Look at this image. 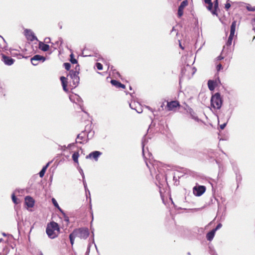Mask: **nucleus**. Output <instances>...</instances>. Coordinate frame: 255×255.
<instances>
[{
    "label": "nucleus",
    "mask_w": 255,
    "mask_h": 255,
    "mask_svg": "<svg viewBox=\"0 0 255 255\" xmlns=\"http://www.w3.org/2000/svg\"><path fill=\"white\" fill-rule=\"evenodd\" d=\"M222 224L221 223H219L217 225L215 229H213V230L214 231L216 232V231H217L218 230L220 229L222 227Z\"/></svg>",
    "instance_id": "nucleus-36"
},
{
    "label": "nucleus",
    "mask_w": 255,
    "mask_h": 255,
    "mask_svg": "<svg viewBox=\"0 0 255 255\" xmlns=\"http://www.w3.org/2000/svg\"><path fill=\"white\" fill-rule=\"evenodd\" d=\"M102 154V152L99 151H94L87 155L86 158L87 159L93 158L95 161H98L99 156L101 155Z\"/></svg>",
    "instance_id": "nucleus-10"
},
{
    "label": "nucleus",
    "mask_w": 255,
    "mask_h": 255,
    "mask_svg": "<svg viewBox=\"0 0 255 255\" xmlns=\"http://www.w3.org/2000/svg\"><path fill=\"white\" fill-rule=\"evenodd\" d=\"M80 71V67L79 65H77L75 68V70H70L67 77L72 80V86L74 88H76L79 84L80 81V78L79 76Z\"/></svg>",
    "instance_id": "nucleus-4"
},
{
    "label": "nucleus",
    "mask_w": 255,
    "mask_h": 255,
    "mask_svg": "<svg viewBox=\"0 0 255 255\" xmlns=\"http://www.w3.org/2000/svg\"><path fill=\"white\" fill-rule=\"evenodd\" d=\"M116 73L117 74V75H120V73L118 72H116Z\"/></svg>",
    "instance_id": "nucleus-55"
},
{
    "label": "nucleus",
    "mask_w": 255,
    "mask_h": 255,
    "mask_svg": "<svg viewBox=\"0 0 255 255\" xmlns=\"http://www.w3.org/2000/svg\"><path fill=\"white\" fill-rule=\"evenodd\" d=\"M230 118V116H229L228 117H227V121L226 122L224 123L223 124H222L220 126V128L221 129H224V128H225V127L227 125V122H228L229 119Z\"/></svg>",
    "instance_id": "nucleus-29"
},
{
    "label": "nucleus",
    "mask_w": 255,
    "mask_h": 255,
    "mask_svg": "<svg viewBox=\"0 0 255 255\" xmlns=\"http://www.w3.org/2000/svg\"><path fill=\"white\" fill-rule=\"evenodd\" d=\"M223 68L222 65L221 64H219L217 66V71H219Z\"/></svg>",
    "instance_id": "nucleus-43"
},
{
    "label": "nucleus",
    "mask_w": 255,
    "mask_h": 255,
    "mask_svg": "<svg viewBox=\"0 0 255 255\" xmlns=\"http://www.w3.org/2000/svg\"><path fill=\"white\" fill-rule=\"evenodd\" d=\"M111 83L113 85L116 86L117 88H122L123 89H125L126 87L125 85L122 84L116 80H112Z\"/></svg>",
    "instance_id": "nucleus-21"
},
{
    "label": "nucleus",
    "mask_w": 255,
    "mask_h": 255,
    "mask_svg": "<svg viewBox=\"0 0 255 255\" xmlns=\"http://www.w3.org/2000/svg\"><path fill=\"white\" fill-rule=\"evenodd\" d=\"M52 203L53 204V205H54V206L56 208H57L62 213V214H64V212L60 208V207L58 205V203L57 202L56 200L54 199V198H52Z\"/></svg>",
    "instance_id": "nucleus-27"
},
{
    "label": "nucleus",
    "mask_w": 255,
    "mask_h": 255,
    "mask_svg": "<svg viewBox=\"0 0 255 255\" xmlns=\"http://www.w3.org/2000/svg\"><path fill=\"white\" fill-rule=\"evenodd\" d=\"M44 42L45 43H50V38L49 37H46L44 39Z\"/></svg>",
    "instance_id": "nucleus-44"
},
{
    "label": "nucleus",
    "mask_w": 255,
    "mask_h": 255,
    "mask_svg": "<svg viewBox=\"0 0 255 255\" xmlns=\"http://www.w3.org/2000/svg\"><path fill=\"white\" fill-rule=\"evenodd\" d=\"M60 80L61 81L62 87L63 89V90L65 92H68V90L67 88V78L66 77H65L64 76H61L60 77Z\"/></svg>",
    "instance_id": "nucleus-18"
},
{
    "label": "nucleus",
    "mask_w": 255,
    "mask_h": 255,
    "mask_svg": "<svg viewBox=\"0 0 255 255\" xmlns=\"http://www.w3.org/2000/svg\"><path fill=\"white\" fill-rule=\"evenodd\" d=\"M217 81L219 82H220V79H219V77H218L217 80H216L215 81L211 80L208 81V86L209 89L210 91H213V90H214V89L215 88V85H216V84Z\"/></svg>",
    "instance_id": "nucleus-16"
},
{
    "label": "nucleus",
    "mask_w": 255,
    "mask_h": 255,
    "mask_svg": "<svg viewBox=\"0 0 255 255\" xmlns=\"http://www.w3.org/2000/svg\"><path fill=\"white\" fill-rule=\"evenodd\" d=\"M45 172L46 171H44V170L41 169V171L39 173V176L41 178L43 177L44 176V174H45Z\"/></svg>",
    "instance_id": "nucleus-37"
},
{
    "label": "nucleus",
    "mask_w": 255,
    "mask_h": 255,
    "mask_svg": "<svg viewBox=\"0 0 255 255\" xmlns=\"http://www.w3.org/2000/svg\"><path fill=\"white\" fill-rule=\"evenodd\" d=\"M218 8V0H216L214 2V10L212 11V14L217 15L216 9Z\"/></svg>",
    "instance_id": "nucleus-26"
},
{
    "label": "nucleus",
    "mask_w": 255,
    "mask_h": 255,
    "mask_svg": "<svg viewBox=\"0 0 255 255\" xmlns=\"http://www.w3.org/2000/svg\"><path fill=\"white\" fill-rule=\"evenodd\" d=\"M79 172L80 173V174H81V175L82 176L83 179H84L85 178V175H84L83 170L80 167H79Z\"/></svg>",
    "instance_id": "nucleus-39"
},
{
    "label": "nucleus",
    "mask_w": 255,
    "mask_h": 255,
    "mask_svg": "<svg viewBox=\"0 0 255 255\" xmlns=\"http://www.w3.org/2000/svg\"><path fill=\"white\" fill-rule=\"evenodd\" d=\"M147 108H148L150 110H151V109L150 108V107H147Z\"/></svg>",
    "instance_id": "nucleus-57"
},
{
    "label": "nucleus",
    "mask_w": 255,
    "mask_h": 255,
    "mask_svg": "<svg viewBox=\"0 0 255 255\" xmlns=\"http://www.w3.org/2000/svg\"><path fill=\"white\" fill-rule=\"evenodd\" d=\"M83 184H84L85 190L86 192H87V190H88L89 193H90V192L87 188V184H86V181L85 180V178L84 179H83Z\"/></svg>",
    "instance_id": "nucleus-38"
},
{
    "label": "nucleus",
    "mask_w": 255,
    "mask_h": 255,
    "mask_svg": "<svg viewBox=\"0 0 255 255\" xmlns=\"http://www.w3.org/2000/svg\"><path fill=\"white\" fill-rule=\"evenodd\" d=\"M232 41L233 40H232L228 39V40H227V41L226 42L227 46H229L231 45L232 43Z\"/></svg>",
    "instance_id": "nucleus-41"
},
{
    "label": "nucleus",
    "mask_w": 255,
    "mask_h": 255,
    "mask_svg": "<svg viewBox=\"0 0 255 255\" xmlns=\"http://www.w3.org/2000/svg\"><path fill=\"white\" fill-rule=\"evenodd\" d=\"M196 70L194 67H192L191 65L187 64L181 70V74L182 76L187 77V78H191L195 73Z\"/></svg>",
    "instance_id": "nucleus-6"
},
{
    "label": "nucleus",
    "mask_w": 255,
    "mask_h": 255,
    "mask_svg": "<svg viewBox=\"0 0 255 255\" xmlns=\"http://www.w3.org/2000/svg\"><path fill=\"white\" fill-rule=\"evenodd\" d=\"M70 62L72 64H77L78 62L77 60L74 58V55L72 53L70 54Z\"/></svg>",
    "instance_id": "nucleus-28"
},
{
    "label": "nucleus",
    "mask_w": 255,
    "mask_h": 255,
    "mask_svg": "<svg viewBox=\"0 0 255 255\" xmlns=\"http://www.w3.org/2000/svg\"><path fill=\"white\" fill-rule=\"evenodd\" d=\"M144 145L145 144L144 143V142L142 141V154L144 158L146 165L149 168L151 175H153L154 173H156V170H157L158 173L156 175L155 177L157 180H159L161 178L160 175L165 176L164 175L165 173V169H166L168 166L163 164L159 161L154 160H152L150 158L152 156L151 153L149 152L148 150L147 152L145 151L144 149Z\"/></svg>",
    "instance_id": "nucleus-1"
},
{
    "label": "nucleus",
    "mask_w": 255,
    "mask_h": 255,
    "mask_svg": "<svg viewBox=\"0 0 255 255\" xmlns=\"http://www.w3.org/2000/svg\"><path fill=\"white\" fill-rule=\"evenodd\" d=\"M204 1L206 3L209 4L212 2L211 0H204Z\"/></svg>",
    "instance_id": "nucleus-50"
},
{
    "label": "nucleus",
    "mask_w": 255,
    "mask_h": 255,
    "mask_svg": "<svg viewBox=\"0 0 255 255\" xmlns=\"http://www.w3.org/2000/svg\"><path fill=\"white\" fill-rule=\"evenodd\" d=\"M64 215V220L66 221L67 222H69V218L68 217L66 216L65 214H63Z\"/></svg>",
    "instance_id": "nucleus-46"
},
{
    "label": "nucleus",
    "mask_w": 255,
    "mask_h": 255,
    "mask_svg": "<svg viewBox=\"0 0 255 255\" xmlns=\"http://www.w3.org/2000/svg\"><path fill=\"white\" fill-rule=\"evenodd\" d=\"M129 89H130V90H132V88H131V86H129Z\"/></svg>",
    "instance_id": "nucleus-56"
},
{
    "label": "nucleus",
    "mask_w": 255,
    "mask_h": 255,
    "mask_svg": "<svg viewBox=\"0 0 255 255\" xmlns=\"http://www.w3.org/2000/svg\"><path fill=\"white\" fill-rule=\"evenodd\" d=\"M3 236H6V235H5V233H3Z\"/></svg>",
    "instance_id": "nucleus-58"
},
{
    "label": "nucleus",
    "mask_w": 255,
    "mask_h": 255,
    "mask_svg": "<svg viewBox=\"0 0 255 255\" xmlns=\"http://www.w3.org/2000/svg\"><path fill=\"white\" fill-rule=\"evenodd\" d=\"M60 232L58 224L54 222H51L47 226L46 232L48 237L53 239L56 238Z\"/></svg>",
    "instance_id": "nucleus-3"
},
{
    "label": "nucleus",
    "mask_w": 255,
    "mask_h": 255,
    "mask_svg": "<svg viewBox=\"0 0 255 255\" xmlns=\"http://www.w3.org/2000/svg\"><path fill=\"white\" fill-rule=\"evenodd\" d=\"M179 106V103L177 101H172L169 102H167V107L168 111H172L175 108Z\"/></svg>",
    "instance_id": "nucleus-12"
},
{
    "label": "nucleus",
    "mask_w": 255,
    "mask_h": 255,
    "mask_svg": "<svg viewBox=\"0 0 255 255\" xmlns=\"http://www.w3.org/2000/svg\"><path fill=\"white\" fill-rule=\"evenodd\" d=\"M25 203L28 207L32 208L34 205V200L30 196H27L25 197Z\"/></svg>",
    "instance_id": "nucleus-14"
},
{
    "label": "nucleus",
    "mask_w": 255,
    "mask_h": 255,
    "mask_svg": "<svg viewBox=\"0 0 255 255\" xmlns=\"http://www.w3.org/2000/svg\"><path fill=\"white\" fill-rule=\"evenodd\" d=\"M64 67L65 68L66 70L67 71L70 70V69L71 68V64L69 63H64L63 64Z\"/></svg>",
    "instance_id": "nucleus-31"
},
{
    "label": "nucleus",
    "mask_w": 255,
    "mask_h": 255,
    "mask_svg": "<svg viewBox=\"0 0 255 255\" xmlns=\"http://www.w3.org/2000/svg\"><path fill=\"white\" fill-rule=\"evenodd\" d=\"M96 67L99 70L103 69V65L100 63H96Z\"/></svg>",
    "instance_id": "nucleus-35"
},
{
    "label": "nucleus",
    "mask_w": 255,
    "mask_h": 255,
    "mask_svg": "<svg viewBox=\"0 0 255 255\" xmlns=\"http://www.w3.org/2000/svg\"><path fill=\"white\" fill-rule=\"evenodd\" d=\"M49 164H50V162H48L45 166H44L43 167V168H42V169L44 170V171H46L47 168H48V167L49 166Z\"/></svg>",
    "instance_id": "nucleus-42"
},
{
    "label": "nucleus",
    "mask_w": 255,
    "mask_h": 255,
    "mask_svg": "<svg viewBox=\"0 0 255 255\" xmlns=\"http://www.w3.org/2000/svg\"><path fill=\"white\" fill-rule=\"evenodd\" d=\"M235 35H232L231 33H230V35L229 36L228 39H230L233 40V37Z\"/></svg>",
    "instance_id": "nucleus-49"
},
{
    "label": "nucleus",
    "mask_w": 255,
    "mask_h": 255,
    "mask_svg": "<svg viewBox=\"0 0 255 255\" xmlns=\"http://www.w3.org/2000/svg\"><path fill=\"white\" fill-rule=\"evenodd\" d=\"M24 32L25 36L28 40L33 41L35 40H37V37L35 36L34 33L31 30L25 29Z\"/></svg>",
    "instance_id": "nucleus-9"
},
{
    "label": "nucleus",
    "mask_w": 255,
    "mask_h": 255,
    "mask_svg": "<svg viewBox=\"0 0 255 255\" xmlns=\"http://www.w3.org/2000/svg\"><path fill=\"white\" fill-rule=\"evenodd\" d=\"M189 114H190L191 118L192 119H193L194 120H195V121H196L197 122H199L201 121V120L198 118V117L196 115V113L194 112V111L192 109L189 110Z\"/></svg>",
    "instance_id": "nucleus-22"
},
{
    "label": "nucleus",
    "mask_w": 255,
    "mask_h": 255,
    "mask_svg": "<svg viewBox=\"0 0 255 255\" xmlns=\"http://www.w3.org/2000/svg\"><path fill=\"white\" fill-rule=\"evenodd\" d=\"M45 60V57L37 54L31 58V62L33 65L36 66L38 64L39 62H43Z\"/></svg>",
    "instance_id": "nucleus-7"
},
{
    "label": "nucleus",
    "mask_w": 255,
    "mask_h": 255,
    "mask_svg": "<svg viewBox=\"0 0 255 255\" xmlns=\"http://www.w3.org/2000/svg\"><path fill=\"white\" fill-rule=\"evenodd\" d=\"M206 189L205 186H196L193 188V193L196 196H200L205 192Z\"/></svg>",
    "instance_id": "nucleus-8"
},
{
    "label": "nucleus",
    "mask_w": 255,
    "mask_h": 255,
    "mask_svg": "<svg viewBox=\"0 0 255 255\" xmlns=\"http://www.w3.org/2000/svg\"><path fill=\"white\" fill-rule=\"evenodd\" d=\"M79 156V153L78 152H75L72 155V159L73 161L78 163V157Z\"/></svg>",
    "instance_id": "nucleus-25"
},
{
    "label": "nucleus",
    "mask_w": 255,
    "mask_h": 255,
    "mask_svg": "<svg viewBox=\"0 0 255 255\" xmlns=\"http://www.w3.org/2000/svg\"><path fill=\"white\" fill-rule=\"evenodd\" d=\"M39 48L44 51L46 52L49 50V45L45 44L43 43V42H39Z\"/></svg>",
    "instance_id": "nucleus-19"
},
{
    "label": "nucleus",
    "mask_w": 255,
    "mask_h": 255,
    "mask_svg": "<svg viewBox=\"0 0 255 255\" xmlns=\"http://www.w3.org/2000/svg\"><path fill=\"white\" fill-rule=\"evenodd\" d=\"M223 99L219 93H216L211 98V106L215 109L219 110L223 104Z\"/></svg>",
    "instance_id": "nucleus-5"
},
{
    "label": "nucleus",
    "mask_w": 255,
    "mask_h": 255,
    "mask_svg": "<svg viewBox=\"0 0 255 255\" xmlns=\"http://www.w3.org/2000/svg\"><path fill=\"white\" fill-rule=\"evenodd\" d=\"M207 9L210 10L211 12L213 10V3L211 2L208 4V6H207Z\"/></svg>",
    "instance_id": "nucleus-34"
},
{
    "label": "nucleus",
    "mask_w": 255,
    "mask_h": 255,
    "mask_svg": "<svg viewBox=\"0 0 255 255\" xmlns=\"http://www.w3.org/2000/svg\"><path fill=\"white\" fill-rule=\"evenodd\" d=\"M223 59V57L221 56H219L218 57H217V59L218 60H221L222 59Z\"/></svg>",
    "instance_id": "nucleus-51"
},
{
    "label": "nucleus",
    "mask_w": 255,
    "mask_h": 255,
    "mask_svg": "<svg viewBox=\"0 0 255 255\" xmlns=\"http://www.w3.org/2000/svg\"><path fill=\"white\" fill-rule=\"evenodd\" d=\"M235 35H232L231 33H230V35L229 36L228 39H230L233 40V37Z\"/></svg>",
    "instance_id": "nucleus-48"
},
{
    "label": "nucleus",
    "mask_w": 255,
    "mask_h": 255,
    "mask_svg": "<svg viewBox=\"0 0 255 255\" xmlns=\"http://www.w3.org/2000/svg\"><path fill=\"white\" fill-rule=\"evenodd\" d=\"M253 30L255 31V28H253Z\"/></svg>",
    "instance_id": "nucleus-60"
},
{
    "label": "nucleus",
    "mask_w": 255,
    "mask_h": 255,
    "mask_svg": "<svg viewBox=\"0 0 255 255\" xmlns=\"http://www.w3.org/2000/svg\"><path fill=\"white\" fill-rule=\"evenodd\" d=\"M6 43L3 38L0 35V52L7 50Z\"/></svg>",
    "instance_id": "nucleus-17"
},
{
    "label": "nucleus",
    "mask_w": 255,
    "mask_h": 255,
    "mask_svg": "<svg viewBox=\"0 0 255 255\" xmlns=\"http://www.w3.org/2000/svg\"><path fill=\"white\" fill-rule=\"evenodd\" d=\"M188 5L187 0H184L180 3V5L178 7V16L181 17L183 14L184 8Z\"/></svg>",
    "instance_id": "nucleus-11"
},
{
    "label": "nucleus",
    "mask_w": 255,
    "mask_h": 255,
    "mask_svg": "<svg viewBox=\"0 0 255 255\" xmlns=\"http://www.w3.org/2000/svg\"><path fill=\"white\" fill-rule=\"evenodd\" d=\"M215 233L216 232L214 231H213V230H212L211 231L208 232L206 235V238H207V240L209 241H211L214 237Z\"/></svg>",
    "instance_id": "nucleus-23"
},
{
    "label": "nucleus",
    "mask_w": 255,
    "mask_h": 255,
    "mask_svg": "<svg viewBox=\"0 0 255 255\" xmlns=\"http://www.w3.org/2000/svg\"><path fill=\"white\" fill-rule=\"evenodd\" d=\"M231 7V4L229 2H227V3L225 4V8L228 10L230 7Z\"/></svg>",
    "instance_id": "nucleus-40"
},
{
    "label": "nucleus",
    "mask_w": 255,
    "mask_h": 255,
    "mask_svg": "<svg viewBox=\"0 0 255 255\" xmlns=\"http://www.w3.org/2000/svg\"><path fill=\"white\" fill-rule=\"evenodd\" d=\"M129 107H130V108H131V109H134V110L135 109H134V108H133V104H129Z\"/></svg>",
    "instance_id": "nucleus-52"
},
{
    "label": "nucleus",
    "mask_w": 255,
    "mask_h": 255,
    "mask_svg": "<svg viewBox=\"0 0 255 255\" xmlns=\"http://www.w3.org/2000/svg\"><path fill=\"white\" fill-rule=\"evenodd\" d=\"M247 9L250 11H255V6L252 7L250 5H248L247 6Z\"/></svg>",
    "instance_id": "nucleus-33"
},
{
    "label": "nucleus",
    "mask_w": 255,
    "mask_h": 255,
    "mask_svg": "<svg viewBox=\"0 0 255 255\" xmlns=\"http://www.w3.org/2000/svg\"><path fill=\"white\" fill-rule=\"evenodd\" d=\"M11 198H12V200L14 204H17L18 203V202L17 201V199L16 197H15V196L14 193H13L12 194Z\"/></svg>",
    "instance_id": "nucleus-32"
},
{
    "label": "nucleus",
    "mask_w": 255,
    "mask_h": 255,
    "mask_svg": "<svg viewBox=\"0 0 255 255\" xmlns=\"http://www.w3.org/2000/svg\"><path fill=\"white\" fill-rule=\"evenodd\" d=\"M135 110L138 113H141L142 112V110L141 108H139L138 110L135 109Z\"/></svg>",
    "instance_id": "nucleus-47"
},
{
    "label": "nucleus",
    "mask_w": 255,
    "mask_h": 255,
    "mask_svg": "<svg viewBox=\"0 0 255 255\" xmlns=\"http://www.w3.org/2000/svg\"><path fill=\"white\" fill-rule=\"evenodd\" d=\"M173 31L176 32V30L175 29L174 27H173V28H172V29L171 30V32H173Z\"/></svg>",
    "instance_id": "nucleus-53"
},
{
    "label": "nucleus",
    "mask_w": 255,
    "mask_h": 255,
    "mask_svg": "<svg viewBox=\"0 0 255 255\" xmlns=\"http://www.w3.org/2000/svg\"><path fill=\"white\" fill-rule=\"evenodd\" d=\"M89 236V231L87 228H81L75 229L69 235V239L72 246L74 244L76 237L86 239Z\"/></svg>",
    "instance_id": "nucleus-2"
},
{
    "label": "nucleus",
    "mask_w": 255,
    "mask_h": 255,
    "mask_svg": "<svg viewBox=\"0 0 255 255\" xmlns=\"http://www.w3.org/2000/svg\"><path fill=\"white\" fill-rule=\"evenodd\" d=\"M86 134V133L84 131H83L81 133L78 134L77 138L82 141H76V142L81 144H83L85 142H87L88 140L85 139Z\"/></svg>",
    "instance_id": "nucleus-15"
},
{
    "label": "nucleus",
    "mask_w": 255,
    "mask_h": 255,
    "mask_svg": "<svg viewBox=\"0 0 255 255\" xmlns=\"http://www.w3.org/2000/svg\"><path fill=\"white\" fill-rule=\"evenodd\" d=\"M40 255H43L42 253H40Z\"/></svg>",
    "instance_id": "nucleus-59"
},
{
    "label": "nucleus",
    "mask_w": 255,
    "mask_h": 255,
    "mask_svg": "<svg viewBox=\"0 0 255 255\" xmlns=\"http://www.w3.org/2000/svg\"><path fill=\"white\" fill-rule=\"evenodd\" d=\"M70 99L73 102H81L82 101V98L78 95L75 94L70 96Z\"/></svg>",
    "instance_id": "nucleus-20"
},
{
    "label": "nucleus",
    "mask_w": 255,
    "mask_h": 255,
    "mask_svg": "<svg viewBox=\"0 0 255 255\" xmlns=\"http://www.w3.org/2000/svg\"><path fill=\"white\" fill-rule=\"evenodd\" d=\"M2 57V61L5 64L10 66L13 64L14 60L11 57L6 56L3 54H1Z\"/></svg>",
    "instance_id": "nucleus-13"
},
{
    "label": "nucleus",
    "mask_w": 255,
    "mask_h": 255,
    "mask_svg": "<svg viewBox=\"0 0 255 255\" xmlns=\"http://www.w3.org/2000/svg\"><path fill=\"white\" fill-rule=\"evenodd\" d=\"M59 42L60 43V45L62 44L63 40L61 38H59V40L56 42V44H58Z\"/></svg>",
    "instance_id": "nucleus-45"
},
{
    "label": "nucleus",
    "mask_w": 255,
    "mask_h": 255,
    "mask_svg": "<svg viewBox=\"0 0 255 255\" xmlns=\"http://www.w3.org/2000/svg\"><path fill=\"white\" fill-rule=\"evenodd\" d=\"M237 25V22L236 21H234L232 22V24L231 25L230 28V33L232 35H235V32L236 30V27Z\"/></svg>",
    "instance_id": "nucleus-24"
},
{
    "label": "nucleus",
    "mask_w": 255,
    "mask_h": 255,
    "mask_svg": "<svg viewBox=\"0 0 255 255\" xmlns=\"http://www.w3.org/2000/svg\"><path fill=\"white\" fill-rule=\"evenodd\" d=\"M179 46H180V48H182V49H183L184 47L182 46V45H181V43L180 42L179 40Z\"/></svg>",
    "instance_id": "nucleus-54"
},
{
    "label": "nucleus",
    "mask_w": 255,
    "mask_h": 255,
    "mask_svg": "<svg viewBox=\"0 0 255 255\" xmlns=\"http://www.w3.org/2000/svg\"><path fill=\"white\" fill-rule=\"evenodd\" d=\"M4 84L0 82V94H3L4 93Z\"/></svg>",
    "instance_id": "nucleus-30"
}]
</instances>
